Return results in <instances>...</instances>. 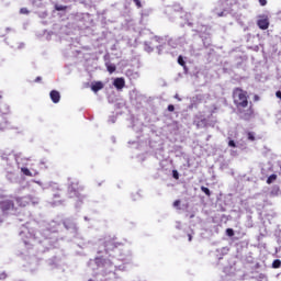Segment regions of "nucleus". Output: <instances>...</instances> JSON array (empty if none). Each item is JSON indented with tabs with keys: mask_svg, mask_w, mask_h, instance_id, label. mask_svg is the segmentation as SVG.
<instances>
[{
	"mask_svg": "<svg viewBox=\"0 0 281 281\" xmlns=\"http://www.w3.org/2000/svg\"><path fill=\"white\" fill-rule=\"evenodd\" d=\"M226 234H227V236H229V237L234 236V229H233V228H227V229H226Z\"/></svg>",
	"mask_w": 281,
	"mask_h": 281,
	"instance_id": "obj_21",
	"label": "nucleus"
},
{
	"mask_svg": "<svg viewBox=\"0 0 281 281\" xmlns=\"http://www.w3.org/2000/svg\"><path fill=\"white\" fill-rule=\"evenodd\" d=\"M102 89H104V83H102V81H95L91 85V90L94 93H98V91H102Z\"/></svg>",
	"mask_w": 281,
	"mask_h": 281,
	"instance_id": "obj_9",
	"label": "nucleus"
},
{
	"mask_svg": "<svg viewBox=\"0 0 281 281\" xmlns=\"http://www.w3.org/2000/svg\"><path fill=\"white\" fill-rule=\"evenodd\" d=\"M115 69H117L115 64H106V70L109 71V74H114Z\"/></svg>",
	"mask_w": 281,
	"mask_h": 281,
	"instance_id": "obj_10",
	"label": "nucleus"
},
{
	"mask_svg": "<svg viewBox=\"0 0 281 281\" xmlns=\"http://www.w3.org/2000/svg\"><path fill=\"white\" fill-rule=\"evenodd\" d=\"M173 207H177V210H181V200H176L173 202Z\"/></svg>",
	"mask_w": 281,
	"mask_h": 281,
	"instance_id": "obj_18",
	"label": "nucleus"
},
{
	"mask_svg": "<svg viewBox=\"0 0 281 281\" xmlns=\"http://www.w3.org/2000/svg\"><path fill=\"white\" fill-rule=\"evenodd\" d=\"M276 179H278V176L276 173H272L268 179H267V183L270 186V183H273V181H276Z\"/></svg>",
	"mask_w": 281,
	"mask_h": 281,
	"instance_id": "obj_13",
	"label": "nucleus"
},
{
	"mask_svg": "<svg viewBox=\"0 0 281 281\" xmlns=\"http://www.w3.org/2000/svg\"><path fill=\"white\" fill-rule=\"evenodd\" d=\"M201 190L206 194V196H212V192L207 189V187H201Z\"/></svg>",
	"mask_w": 281,
	"mask_h": 281,
	"instance_id": "obj_17",
	"label": "nucleus"
},
{
	"mask_svg": "<svg viewBox=\"0 0 281 281\" xmlns=\"http://www.w3.org/2000/svg\"><path fill=\"white\" fill-rule=\"evenodd\" d=\"M113 85L115 87V89L122 90L124 89V87H126V81L124 80V78H116L113 81Z\"/></svg>",
	"mask_w": 281,
	"mask_h": 281,
	"instance_id": "obj_8",
	"label": "nucleus"
},
{
	"mask_svg": "<svg viewBox=\"0 0 281 281\" xmlns=\"http://www.w3.org/2000/svg\"><path fill=\"white\" fill-rule=\"evenodd\" d=\"M196 126H198V128H201V126H203V127L207 126V119H202V120L198 121Z\"/></svg>",
	"mask_w": 281,
	"mask_h": 281,
	"instance_id": "obj_11",
	"label": "nucleus"
},
{
	"mask_svg": "<svg viewBox=\"0 0 281 281\" xmlns=\"http://www.w3.org/2000/svg\"><path fill=\"white\" fill-rule=\"evenodd\" d=\"M189 243H192V234H188Z\"/></svg>",
	"mask_w": 281,
	"mask_h": 281,
	"instance_id": "obj_27",
	"label": "nucleus"
},
{
	"mask_svg": "<svg viewBox=\"0 0 281 281\" xmlns=\"http://www.w3.org/2000/svg\"><path fill=\"white\" fill-rule=\"evenodd\" d=\"M228 146H229V148H236V143L231 139V140L228 142Z\"/></svg>",
	"mask_w": 281,
	"mask_h": 281,
	"instance_id": "obj_22",
	"label": "nucleus"
},
{
	"mask_svg": "<svg viewBox=\"0 0 281 281\" xmlns=\"http://www.w3.org/2000/svg\"><path fill=\"white\" fill-rule=\"evenodd\" d=\"M21 172H23V175H25V177H32V171H30V169L23 167L21 169Z\"/></svg>",
	"mask_w": 281,
	"mask_h": 281,
	"instance_id": "obj_14",
	"label": "nucleus"
},
{
	"mask_svg": "<svg viewBox=\"0 0 281 281\" xmlns=\"http://www.w3.org/2000/svg\"><path fill=\"white\" fill-rule=\"evenodd\" d=\"M259 30H269V19L262 18L257 21Z\"/></svg>",
	"mask_w": 281,
	"mask_h": 281,
	"instance_id": "obj_6",
	"label": "nucleus"
},
{
	"mask_svg": "<svg viewBox=\"0 0 281 281\" xmlns=\"http://www.w3.org/2000/svg\"><path fill=\"white\" fill-rule=\"evenodd\" d=\"M43 80L41 77L35 78L34 82H41Z\"/></svg>",
	"mask_w": 281,
	"mask_h": 281,
	"instance_id": "obj_28",
	"label": "nucleus"
},
{
	"mask_svg": "<svg viewBox=\"0 0 281 281\" xmlns=\"http://www.w3.org/2000/svg\"><path fill=\"white\" fill-rule=\"evenodd\" d=\"M49 98L54 104H58V102H60V92L57 90H52L49 92Z\"/></svg>",
	"mask_w": 281,
	"mask_h": 281,
	"instance_id": "obj_7",
	"label": "nucleus"
},
{
	"mask_svg": "<svg viewBox=\"0 0 281 281\" xmlns=\"http://www.w3.org/2000/svg\"><path fill=\"white\" fill-rule=\"evenodd\" d=\"M85 188L80 186V181L72 180L68 186V192L70 194V198L76 196V199H82V195H80V192H82Z\"/></svg>",
	"mask_w": 281,
	"mask_h": 281,
	"instance_id": "obj_2",
	"label": "nucleus"
},
{
	"mask_svg": "<svg viewBox=\"0 0 281 281\" xmlns=\"http://www.w3.org/2000/svg\"><path fill=\"white\" fill-rule=\"evenodd\" d=\"M248 139L250 140V142H256V136H254V133L252 132H248Z\"/></svg>",
	"mask_w": 281,
	"mask_h": 281,
	"instance_id": "obj_19",
	"label": "nucleus"
},
{
	"mask_svg": "<svg viewBox=\"0 0 281 281\" xmlns=\"http://www.w3.org/2000/svg\"><path fill=\"white\" fill-rule=\"evenodd\" d=\"M0 210L3 212H10V210H16V206H14V201L12 200H2L0 202Z\"/></svg>",
	"mask_w": 281,
	"mask_h": 281,
	"instance_id": "obj_4",
	"label": "nucleus"
},
{
	"mask_svg": "<svg viewBox=\"0 0 281 281\" xmlns=\"http://www.w3.org/2000/svg\"><path fill=\"white\" fill-rule=\"evenodd\" d=\"M18 207H27V205L32 202V199L30 196H21V198H15L14 199Z\"/></svg>",
	"mask_w": 281,
	"mask_h": 281,
	"instance_id": "obj_5",
	"label": "nucleus"
},
{
	"mask_svg": "<svg viewBox=\"0 0 281 281\" xmlns=\"http://www.w3.org/2000/svg\"><path fill=\"white\" fill-rule=\"evenodd\" d=\"M134 3H135V5H136V8H142V1H139V0H134Z\"/></svg>",
	"mask_w": 281,
	"mask_h": 281,
	"instance_id": "obj_23",
	"label": "nucleus"
},
{
	"mask_svg": "<svg viewBox=\"0 0 281 281\" xmlns=\"http://www.w3.org/2000/svg\"><path fill=\"white\" fill-rule=\"evenodd\" d=\"M258 1H259L260 5H262V7L267 5V0H258Z\"/></svg>",
	"mask_w": 281,
	"mask_h": 281,
	"instance_id": "obj_26",
	"label": "nucleus"
},
{
	"mask_svg": "<svg viewBox=\"0 0 281 281\" xmlns=\"http://www.w3.org/2000/svg\"><path fill=\"white\" fill-rule=\"evenodd\" d=\"M67 5H63V4H55V10L57 12H65V10H67Z\"/></svg>",
	"mask_w": 281,
	"mask_h": 281,
	"instance_id": "obj_12",
	"label": "nucleus"
},
{
	"mask_svg": "<svg viewBox=\"0 0 281 281\" xmlns=\"http://www.w3.org/2000/svg\"><path fill=\"white\" fill-rule=\"evenodd\" d=\"M189 109H196V104L192 103Z\"/></svg>",
	"mask_w": 281,
	"mask_h": 281,
	"instance_id": "obj_29",
	"label": "nucleus"
},
{
	"mask_svg": "<svg viewBox=\"0 0 281 281\" xmlns=\"http://www.w3.org/2000/svg\"><path fill=\"white\" fill-rule=\"evenodd\" d=\"M175 98H176V99H179V97H178L177 94L175 95Z\"/></svg>",
	"mask_w": 281,
	"mask_h": 281,
	"instance_id": "obj_32",
	"label": "nucleus"
},
{
	"mask_svg": "<svg viewBox=\"0 0 281 281\" xmlns=\"http://www.w3.org/2000/svg\"><path fill=\"white\" fill-rule=\"evenodd\" d=\"M167 109L170 113H172V111H175V105L169 104Z\"/></svg>",
	"mask_w": 281,
	"mask_h": 281,
	"instance_id": "obj_24",
	"label": "nucleus"
},
{
	"mask_svg": "<svg viewBox=\"0 0 281 281\" xmlns=\"http://www.w3.org/2000/svg\"><path fill=\"white\" fill-rule=\"evenodd\" d=\"M233 104L243 120H250L254 115V103L249 102V94L243 88L233 89Z\"/></svg>",
	"mask_w": 281,
	"mask_h": 281,
	"instance_id": "obj_1",
	"label": "nucleus"
},
{
	"mask_svg": "<svg viewBox=\"0 0 281 281\" xmlns=\"http://www.w3.org/2000/svg\"><path fill=\"white\" fill-rule=\"evenodd\" d=\"M272 267H273V269H280V267H281V260H280V259H276V260L272 262Z\"/></svg>",
	"mask_w": 281,
	"mask_h": 281,
	"instance_id": "obj_15",
	"label": "nucleus"
},
{
	"mask_svg": "<svg viewBox=\"0 0 281 281\" xmlns=\"http://www.w3.org/2000/svg\"><path fill=\"white\" fill-rule=\"evenodd\" d=\"M217 16H224V12L218 13Z\"/></svg>",
	"mask_w": 281,
	"mask_h": 281,
	"instance_id": "obj_31",
	"label": "nucleus"
},
{
	"mask_svg": "<svg viewBox=\"0 0 281 281\" xmlns=\"http://www.w3.org/2000/svg\"><path fill=\"white\" fill-rule=\"evenodd\" d=\"M254 100H255V101H258V100H260V97H258V94H256V95L254 97Z\"/></svg>",
	"mask_w": 281,
	"mask_h": 281,
	"instance_id": "obj_30",
	"label": "nucleus"
},
{
	"mask_svg": "<svg viewBox=\"0 0 281 281\" xmlns=\"http://www.w3.org/2000/svg\"><path fill=\"white\" fill-rule=\"evenodd\" d=\"M105 251H113L117 247H122V243L117 241V238H110L104 241Z\"/></svg>",
	"mask_w": 281,
	"mask_h": 281,
	"instance_id": "obj_3",
	"label": "nucleus"
},
{
	"mask_svg": "<svg viewBox=\"0 0 281 281\" xmlns=\"http://www.w3.org/2000/svg\"><path fill=\"white\" fill-rule=\"evenodd\" d=\"M172 177H173V179H176L178 181V179H179V171H177V169L172 170Z\"/></svg>",
	"mask_w": 281,
	"mask_h": 281,
	"instance_id": "obj_20",
	"label": "nucleus"
},
{
	"mask_svg": "<svg viewBox=\"0 0 281 281\" xmlns=\"http://www.w3.org/2000/svg\"><path fill=\"white\" fill-rule=\"evenodd\" d=\"M178 64L181 66V67H186V60L183 59V56H179L178 57Z\"/></svg>",
	"mask_w": 281,
	"mask_h": 281,
	"instance_id": "obj_16",
	"label": "nucleus"
},
{
	"mask_svg": "<svg viewBox=\"0 0 281 281\" xmlns=\"http://www.w3.org/2000/svg\"><path fill=\"white\" fill-rule=\"evenodd\" d=\"M20 12H21V14H29L27 9H25V8L21 9Z\"/></svg>",
	"mask_w": 281,
	"mask_h": 281,
	"instance_id": "obj_25",
	"label": "nucleus"
}]
</instances>
